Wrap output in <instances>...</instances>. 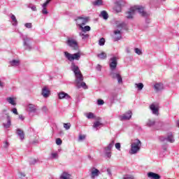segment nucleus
<instances>
[{
  "label": "nucleus",
  "mask_w": 179,
  "mask_h": 179,
  "mask_svg": "<svg viewBox=\"0 0 179 179\" xmlns=\"http://www.w3.org/2000/svg\"><path fill=\"white\" fill-rule=\"evenodd\" d=\"M24 26L27 27V29H31L32 27V24L30 22L25 23Z\"/></svg>",
  "instance_id": "48"
},
{
  "label": "nucleus",
  "mask_w": 179,
  "mask_h": 179,
  "mask_svg": "<svg viewBox=\"0 0 179 179\" xmlns=\"http://www.w3.org/2000/svg\"><path fill=\"white\" fill-rule=\"evenodd\" d=\"M115 10H116V12H121V6H117V7H115Z\"/></svg>",
  "instance_id": "49"
},
{
  "label": "nucleus",
  "mask_w": 179,
  "mask_h": 179,
  "mask_svg": "<svg viewBox=\"0 0 179 179\" xmlns=\"http://www.w3.org/2000/svg\"><path fill=\"white\" fill-rule=\"evenodd\" d=\"M29 8H31V10H33L34 12H36V10H37V8L36 7V6H29Z\"/></svg>",
  "instance_id": "50"
},
{
  "label": "nucleus",
  "mask_w": 179,
  "mask_h": 179,
  "mask_svg": "<svg viewBox=\"0 0 179 179\" xmlns=\"http://www.w3.org/2000/svg\"><path fill=\"white\" fill-rule=\"evenodd\" d=\"M89 22V17H78L76 19V22L77 26H78L79 29L80 28V26H85L87 22Z\"/></svg>",
  "instance_id": "7"
},
{
  "label": "nucleus",
  "mask_w": 179,
  "mask_h": 179,
  "mask_svg": "<svg viewBox=\"0 0 179 179\" xmlns=\"http://www.w3.org/2000/svg\"><path fill=\"white\" fill-rule=\"evenodd\" d=\"M19 118L21 120V121H23L24 120V117H23L22 115H19Z\"/></svg>",
  "instance_id": "59"
},
{
  "label": "nucleus",
  "mask_w": 179,
  "mask_h": 179,
  "mask_svg": "<svg viewBox=\"0 0 179 179\" xmlns=\"http://www.w3.org/2000/svg\"><path fill=\"white\" fill-rule=\"evenodd\" d=\"M106 44V39L104 38H101L99 40V45L103 46Z\"/></svg>",
  "instance_id": "39"
},
{
  "label": "nucleus",
  "mask_w": 179,
  "mask_h": 179,
  "mask_svg": "<svg viewBox=\"0 0 179 179\" xmlns=\"http://www.w3.org/2000/svg\"><path fill=\"white\" fill-rule=\"evenodd\" d=\"M117 27H125V23H124V22H122V23H121V24H119L118 25H117Z\"/></svg>",
  "instance_id": "54"
},
{
  "label": "nucleus",
  "mask_w": 179,
  "mask_h": 179,
  "mask_svg": "<svg viewBox=\"0 0 179 179\" xmlns=\"http://www.w3.org/2000/svg\"><path fill=\"white\" fill-rule=\"evenodd\" d=\"M117 96H118V94H117L116 92L111 93L110 95V99L111 101H114V100H117Z\"/></svg>",
  "instance_id": "34"
},
{
  "label": "nucleus",
  "mask_w": 179,
  "mask_h": 179,
  "mask_svg": "<svg viewBox=\"0 0 179 179\" xmlns=\"http://www.w3.org/2000/svg\"><path fill=\"white\" fill-rule=\"evenodd\" d=\"M27 111L29 113H36V111H37V106H36L34 104L29 103L27 106Z\"/></svg>",
  "instance_id": "17"
},
{
  "label": "nucleus",
  "mask_w": 179,
  "mask_h": 179,
  "mask_svg": "<svg viewBox=\"0 0 179 179\" xmlns=\"http://www.w3.org/2000/svg\"><path fill=\"white\" fill-rule=\"evenodd\" d=\"M118 62H117V57H113L110 59L109 66L110 68V71H115L117 69V65Z\"/></svg>",
  "instance_id": "9"
},
{
  "label": "nucleus",
  "mask_w": 179,
  "mask_h": 179,
  "mask_svg": "<svg viewBox=\"0 0 179 179\" xmlns=\"http://www.w3.org/2000/svg\"><path fill=\"white\" fill-rule=\"evenodd\" d=\"M150 110L152 111L154 115H159V108L155 105V103H152L150 106Z\"/></svg>",
  "instance_id": "15"
},
{
  "label": "nucleus",
  "mask_w": 179,
  "mask_h": 179,
  "mask_svg": "<svg viewBox=\"0 0 179 179\" xmlns=\"http://www.w3.org/2000/svg\"><path fill=\"white\" fill-rule=\"evenodd\" d=\"M134 52L136 54H137V55H142L143 52H142V50L138 48H134Z\"/></svg>",
  "instance_id": "38"
},
{
  "label": "nucleus",
  "mask_w": 179,
  "mask_h": 179,
  "mask_svg": "<svg viewBox=\"0 0 179 179\" xmlns=\"http://www.w3.org/2000/svg\"><path fill=\"white\" fill-rule=\"evenodd\" d=\"M96 71H101V66L100 64L96 66Z\"/></svg>",
  "instance_id": "56"
},
{
  "label": "nucleus",
  "mask_w": 179,
  "mask_h": 179,
  "mask_svg": "<svg viewBox=\"0 0 179 179\" xmlns=\"http://www.w3.org/2000/svg\"><path fill=\"white\" fill-rule=\"evenodd\" d=\"M0 87H3V83L0 80Z\"/></svg>",
  "instance_id": "60"
},
{
  "label": "nucleus",
  "mask_w": 179,
  "mask_h": 179,
  "mask_svg": "<svg viewBox=\"0 0 179 179\" xmlns=\"http://www.w3.org/2000/svg\"><path fill=\"white\" fill-rule=\"evenodd\" d=\"M107 173H108V176H112V173H111V170H110V169H108L106 170Z\"/></svg>",
  "instance_id": "55"
},
{
  "label": "nucleus",
  "mask_w": 179,
  "mask_h": 179,
  "mask_svg": "<svg viewBox=\"0 0 179 179\" xmlns=\"http://www.w3.org/2000/svg\"><path fill=\"white\" fill-rule=\"evenodd\" d=\"M100 16L104 19V20H107L108 19V13L106 12V10L101 11Z\"/></svg>",
  "instance_id": "32"
},
{
  "label": "nucleus",
  "mask_w": 179,
  "mask_h": 179,
  "mask_svg": "<svg viewBox=\"0 0 179 179\" xmlns=\"http://www.w3.org/2000/svg\"><path fill=\"white\" fill-rule=\"evenodd\" d=\"M64 57L71 62V69L75 75V85L77 89H84V90H87L89 87L86 85V83L83 82V75L82 72H80V69H79V66L76 65V63L73 61H79L80 59V52H76L73 54H71L68 52H64Z\"/></svg>",
  "instance_id": "1"
},
{
  "label": "nucleus",
  "mask_w": 179,
  "mask_h": 179,
  "mask_svg": "<svg viewBox=\"0 0 179 179\" xmlns=\"http://www.w3.org/2000/svg\"><path fill=\"white\" fill-rule=\"evenodd\" d=\"M16 135L19 136L20 141L24 140V131H23V130H22L21 129H16Z\"/></svg>",
  "instance_id": "18"
},
{
  "label": "nucleus",
  "mask_w": 179,
  "mask_h": 179,
  "mask_svg": "<svg viewBox=\"0 0 179 179\" xmlns=\"http://www.w3.org/2000/svg\"><path fill=\"white\" fill-rule=\"evenodd\" d=\"M41 94L45 99H47V97H50V90H48L47 87H44L42 89Z\"/></svg>",
  "instance_id": "19"
},
{
  "label": "nucleus",
  "mask_w": 179,
  "mask_h": 179,
  "mask_svg": "<svg viewBox=\"0 0 179 179\" xmlns=\"http://www.w3.org/2000/svg\"><path fill=\"white\" fill-rule=\"evenodd\" d=\"M115 147L117 150H121V143H117L115 144Z\"/></svg>",
  "instance_id": "45"
},
{
  "label": "nucleus",
  "mask_w": 179,
  "mask_h": 179,
  "mask_svg": "<svg viewBox=\"0 0 179 179\" xmlns=\"http://www.w3.org/2000/svg\"><path fill=\"white\" fill-rule=\"evenodd\" d=\"M90 171V176L92 179H94L96 177H99V176H100V171L96 168H92Z\"/></svg>",
  "instance_id": "13"
},
{
  "label": "nucleus",
  "mask_w": 179,
  "mask_h": 179,
  "mask_svg": "<svg viewBox=\"0 0 179 179\" xmlns=\"http://www.w3.org/2000/svg\"><path fill=\"white\" fill-rule=\"evenodd\" d=\"M163 1H166V0H163Z\"/></svg>",
  "instance_id": "64"
},
{
  "label": "nucleus",
  "mask_w": 179,
  "mask_h": 179,
  "mask_svg": "<svg viewBox=\"0 0 179 179\" xmlns=\"http://www.w3.org/2000/svg\"><path fill=\"white\" fill-rule=\"evenodd\" d=\"M126 52H127V54H130V53H131V50L129 49V48H126Z\"/></svg>",
  "instance_id": "58"
},
{
  "label": "nucleus",
  "mask_w": 179,
  "mask_h": 179,
  "mask_svg": "<svg viewBox=\"0 0 179 179\" xmlns=\"http://www.w3.org/2000/svg\"><path fill=\"white\" fill-rule=\"evenodd\" d=\"M114 40L115 41H118V40H121L122 35L121 34V31L115 30L114 31Z\"/></svg>",
  "instance_id": "20"
},
{
  "label": "nucleus",
  "mask_w": 179,
  "mask_h": 179,
  "mask_svg": "<svg viewBox=\"0 0 179 179\" xmlns=\"http://www.w3.org/2000/svg\"><path fill=\"white\" fill-rule=\"evenodd\" d=\"M164 127V123L163 122H158L155 124V129H162Z\"/></svg>",
  "instance_id": "31"
},
{
  "label": "nucleus",
  "mask_w": 179,
  "mask_h": 179,
  "mask_svg": "<svg viewBox=\"0 0 179 179\" xmlns=\"http://www.w3.org/2000/svg\"><path fill=\"white\" fill-rule=\"evenodd\" d=\"M136 87H137L138 90L141 92L142 89H143V83H136L135 84Z\"/></svg>",
  "instance_id": "37"
},
{
  "label": "nucleus",
  "mask_w": 179,
  "mask_h": 179,
  "mask_svg": "<svg viewBox=\"0 0 179 179\" xmlns=\"http://www.w3.org/2000/svg\"><path fill=\"white\" fill-rule=\"evenodd\" d=\"M42 111H43V113H47V111H48L47 106H43Z\"/></svg>",
  "instance_id": "53"
},
{
  "label": "nucleus",
  "mask_w": 179,
  "mask_h": 179,
  "mask_svg": "<svg viewBox=\"0 0 179 179\" xmlns=\"http://www.w3.org/2000/svg\"><path fill=\"white\" fill-rule=\"evenodd\" d=\"M85 139H86V136L85 135L80 134L78 137L79 142H81V141H85Z\"/></svg>",
  "instance_id": "43"
},
{
  "label": "nucleus",
  "mask_w": 179,
  "mask_h": 179,
  "mask_svg": "<svg viewBox=\"0 0 179 179\" xmlns=\"http://www.w3.org/2000/svg\"><path fill=\"white\" fill-rule=\"evenodd\" d=\"M110 76H111L112 79H117L119 85H121V83H122V77L121 76L120 73H115V72L112 71V72H110Z\"/></svg>",
  "instance_id": "12"
},
{
  "label": "nucleus",
  "mask_w": 179,
  "mask_h": 179,
  "mask_svg": "<svg viewBox=\"0 0 179 179\" xmlns=\"http://www.w3.org/2000/svg\"><path fill=\"white\" fill-rule=\"evenodd\" d=\"M79 36L84 41H85V40H88L89 37H90V35H89L88 34H85V32H80Z\"/></svg>",
  "instance_id": "24"
},
{
  "label": "nucleus",
  "mask_w": 179,
  "mask_h": 179,
  "mask_svg": "<svg viewBox=\"0 0 179 179\" xmlns=\"http://www.w3.org/2000/svg\"><path fill=\"white\" fill-rule=\"evenodd\" d=\"M145 22H146V23H150V20L146 19V20H145Z\"/></svg>",
  "instance_id": "61"
},
{
  "label": "nucleus",
  "mask_w": 179,
  "mask_h": 179,
  "mask_svg": "<svg viewBox=\"0 0 179 179\" xmlns=\"http://www.w3.org/2000/svg\"><path fill=\"white\" fill-rule=\"evenodd\" d=\"M66 44L68 45V47L72 50H74L75 51H78V50H79V43H78V41L73 36H69L66 38Z\"/></svg>",
  "instance_id": "3"
},
{
  "label": "nucleus",
  "mask_w": 179,
  "mask_h": 179,
  "mask_svg": "<svg viewBox=\"0 0 179 179\" xmlns=\"http://www.w3.org/2000/svg\"><path fill=\"white\" fill-rule=\"evenodd\" d=\"M64 128L68 131V129H71V123H64Z\"/></svg>",
  "instance_id": "41"
},
{
  "label": "nucleus",
  "mask_w": 179,
  "mask_h": 179,
  "mask_svg": "<svg viewBox=\"0 0 179 179\" xmlns=\"http://www.w3.org/2000/svg\"><path fill=\"white\" fill-rule=\"evenodd\" d=\"M13 114H15V115H17L19 113H17V109L16 108H13L12 110Z\"/></svg>",
  "instance_id": "51"
},
{
  "label": "nucleus",
  "mask_w": 179,
  "mask_h": 179,
  "mask_svg": "<svg viewBox=\"0 0 179 179\" xmlns=\"http://www.w3.org/2000/svg\"><path fill=\"white\" fill-rule=\"evenodd\" d=\"M5 118H7V122L3 123V127L8 129V128H10V125H12V122L10 120V116H9L8 111L4 109L0 113V120H5Z\"/></svg>",
  "instance_id": "5"
},
{
  "label": "nucleus",
  "mask_w": 179,
  "mask_h": 179,
  "mask_svg": "<svg viewBox=\"0 0 179 179\" xmlns=\"http://www.w3.org/2000/svg\"><path fill=\"white\" fill-rule=\"evenodd\" d=\"M155 125H156V122L155 121V120H152V119L148 120L146 122L147 127H155Z\"/></svg>",
  "instance_id": "25"
},
{
  "label": "nucleus",
  "mask_w": 179,
  "mask_h": 179,
  "mask_svg": "<svg viewBox=\"0 0 179 179\" xmlns=\"http://www.w3.org/2000/svg\"><path fill=\"white\" fill-rule=\"evenodd\" d=\"M159 141H161V142H164L165 141H166L170 143H174V142H176V139H174V136H173V133H169L166 137H159Z\"/></svg>",
  "instance_id": "8"
},
{
  "label": "nucleus",
  "mask_w": 179,
  "mask_h": 179,
  "mask_svg": "<svg viewBox=\"0 0 179 179\" xmlns=\"http://www.w3.org/2000/svg\"><path fill=\"white\" fill-rule=\"evenodd\" d=\"M38 162V159H31V160L29 161V164H30L31 166H33V165L36 164V163H37Z\"/></svg>",
  "instance_id": "42"
},
{
  "label": "nucleus",
  "mask_w": 179,
  "mask_h": 179,
  "mask_svg": "<svg viewBox=\"0 0 179 179\" xmlns=\"http://www.w3.org/2000/svg\"><path fill=\"white\" fill-rule=\"evenodd\" d=\"M11 20H12V24L13 26H17V20L16 19V16H15V15L13 14H10V16Z\"/></svg>",
  "instance_id": "26"
},
{
  "label": "nucleus",
  "mask_w": 179,
  "mask_h": 179,
  "mask_svg": "<svg viewBox=\"0 0 179 179\" xmlns=\"http://www.w3.org/2000/svg\"><path fill=\"white\" fill-rule=\"evenodd\" d=\"M52 0H46V1L42 5V13L43 15H48V11L47 10V6L48 3Z\"/></svg>",
  "instance_id": "16"
},
{
  "label": "nucleus",
  "mask_w": 179,
  "mask_h": 179,
  "mask_svg": "<svg viewBox=\"0 0 179 179\" xmlns=\"http://www.w3.org/2000/svg\"><path fill=\"white\" fill-rule=\"evenodd\" d=\"M115 143V141L114 140H112L110 143L108 145V146L103 148V153L108 159H111V149L114 148Z\"/></svg>",
  "instance_id": "6"
},
{
  "label": "nucleus",
  "mask_w": 179,
  "mask_h": 179,
  "mask_svg": "<svg viewBox=\"0 0 179 179\" xmlns=\"http://www.w3.org/2000/svg\"><path fill=\"white\" fill-rule=\"evenodd\" d=\"M56 144L59 145H62V140H61V138H58L56 139Z\"/></svg>",
  "instance_id": "47"
},
{
  "label": "nucleus",
  "mask_w": 179,
  "mask_h": 179,
  "mask_svg": "<svg viewBox=\"0 0 179 179\" xmlns=\"http://www.w3.org/2000/svg\"><path fill=\"white\" fill-rule=\"evenodd\" d=\"M154 89L157 92H160L161 90H163V89H164V87L163 86L162 83H156L154 85Z\"/></svg>",
  "instance_id": "22"
},
{
  "label": "nucleus",
  "mask_w": 179,
  "mask_h": 179,
  "mask_svg": "<svg viewBox=\"0 0 179 179\" xmlns=\"http://www.w3.org/2000/svg\"><path fill=\"white\" fill-rule=\"evenodd\" d=\"M92 5H94V6H100L101 5H103V1L96 0L95 1L92 2Z\"/></svg>",
  "instance_id": "36"
},
{
  "label": "nucleus",
  "mask_w": 179,
  "mask_h": 179,
  "mask_svg": "<svg viewBox=\"0 0 179 179\" xmlns=\"http://www.w3.org/2000/svg\"><path fill=\"white\" fill-rule=\"evenodd\" d=\"M97 104L98 106H103V104H104V101L103 99H98Z\"/></svg>",
  "instance_id": "46"
},
{
  "label": "nucleus",
  "mask_w": 179,
  "mask_h": 179,
  "mask_svg": "<svg viewBox=\"0 0 179 179\" xmlns=\"http://www.w3.org/2000/svg\"><path fill=\"white\" fill-rule=\"evenodd\" d=\"M21 177H25L24 173H21Z\"/></svg>",
  "instance_id": "63"
},
{
  "label": "nucleus",
  "mask_w": 179,
  "mask_h": 179,
  "mask_svg": "<svg viewBox=\"0 0 179 179\" xmlns=\"http://www.w3.org/2000/svg\"><path fill=\"white\" fill-rule=\"evenodd\" d=\"M138 12L143 17H149L150 13L145 11V8L142 6H134L131 7L127 13V19H134V15Z\"/></svg>",
  "instance_id": "2"
},
{
  "label": "nucleus",
  "mask_w": 179,
  "mask_h": 179,
  "mask_svg": "<svg viewBox=\"0 0 179 179\" xmlns=\"http://www.w3.org/2000/svg\"><path fill=\"white\" fill-rule=\"evenodd\" d=\"M6 101H8V103H9V104H11V106H16L15 98L9 96L6 98Z\"/></svg>",
  "instance_id": "29"
},
{
  "label": "nucleus",
  "mask_w": 179,
  "mask_h": 179,
  "mask_svg": "<svg viewBox=\"0 0 179 179\" xmlns=\"http://www.w3.org/2000/svg\"><path fill=\"white\" fill-rule=\"evenodd\" d=\"M97 57L99 58V59H106V58H107V54L102 52L101 53L98 54Z\"/></svg>",
  "instance_id": "33"
},
{
  "label": "nucleus",
  "mask_w": 179,
  "mask_h": 179,
  "mask_svg": "<svg viewBox=\"0 0 179 179\" xmlns=\"http://www.w3.org/2000/svg\"><path fill=\"white\" fill-rule=\"evenodd\" d=\"M3 148H5L6 149L9 148V143L8 141L4 142Z\"/></svg>",
  "instance_id": "52"
},
{
  "label": "nucleus",
  "mask_w": 179,
  "mask_h": 179,
  "mask_svg": "<svg viewBox=\"0 0 179 179\" xmlns=\"http://www.w3.org/2000/svg\"><path fill=\"white\" fill-rule=\"evenodd\" d=\"M142 147V142L139 141V139H136L131 144V149L129 150L130 155H136L139 150H141V148Z\"/></svg>",
  "instance_id": "4"
},
{
  "label": "nucleus",
  "mask_w": 179,
  "mask_h": 179,
  "mask_svg": "<svg viewBox=\"0 0 179 179\" xmlns=\"http://www.w3.org/2000/svg\"><path fill=\"white\" fill-rule=\"evenodd\" d=\"M177 126L179 127V120L176 122Z\"/></svg>",
  "instance_id": "62"
},
{
  "label": "nucleus",
  "mask_w": 179,
  "mask_h": 179,
  "mask_svg": "<svg viewBox=\"0 0 179 179\" xmlns=\"http://www.w3.org/2000/svg\"><path fill=\"white\" fill-rule=\"evenodd\" d=\"M23 41H24L23 45L25 50H27L28 51H31V45H30V41H31V38L25 36L23 38Z\"/></svg>",
  "instance_id": "10"
},
{
  "label": "nucleus",
  "mask_w": 179,
  "mask_h": 179,
  "mask_svg": "<svg viewBox=\"0 0 179 179\" xmlns=\"http://www.w3.org/2000/svg\"><path fill=\"white\" fill-rule=\"evenodd\" d=\"M82 33H86V31H90L91 30V28H90V26H85V27H83V26H80V27Z\"/></svg>",
  "instance_id": "30"
},
{
  "label": "nucleus",
  "mask_w": 179,
  "mask_h": 179,
  "mask_svg": "<svg viewBox=\"0 0 179 179\" xmlns=\"http://www.w3.org/2000/svg\"><path fill=\"white\" fill-rule=\"evenodd\" d=\"M134 176L132 175H125L122 179H134Z\"/></svg>",
  "instance_id": "44"
},
{
  "label": "nucleus",
  "mask_w": 179,
  "mask_h": 179,
  "mask_svg": "<svg viewBox=\"0 0 179 179\" xmlns=\"http://www.w3.org/2000/svg\"><path fill=\"white\" fill-rule=\"evenodd\" d=\"M162 150H164V152H166L167 151V145H163Z\"/></svg>",
  "instance_id": "57"
},
{
  "label": "nucleus",
  "mask_w": 179,
  "mask_h": 179,
  "mask_svg": "<svg viewBox=\"0 0 179 179\" xmlns=\"http://www.w3.org/2000/svg\"><path fill=\"white\" fill-rule=\"evenodd\" d=\"M148 178L150 179H160V175L157 174V173H155L153 172H149L148 173Z\"/></svg>",
  "instance_id": "21"
},
{
  "label": "nucleus",
  "mask_w": 179,
  "mask_h": 179,
  "mask_svg": "<svg viewBox=\"0 0 179 179\" xmlns=\"http://www.w3.org/2000/svg\"><path fill=\"white\" fill-rule=\"evenodd\" d=\"M132 117V112L131 110L127 111L126 113L122 115L119 116V120L120 121H127L128 120H131Z\"/></svg>",
  "instance_id": "11"
},
{
  "label": "nucleus",
  "mask_w": 179,
  "mask_h": 179,
  "mask_svg": "<svg viewBox=\"0 0 179 179\" xmlns=\"http://www.w3.org/2000/svg\"><path fill=\"white\" fill-rule=\"evenodd\" d=\"M58 158V152H52L50 154V159H57Z\"/></svg>",
  "instance_id": "40"
},
{
  "label": "nucleus",
  "mask_w": 179,
  "mask_h": 179,
  "mask_svg": "<svg viewBox=\"0 0 179 179\" xmlns=\"http://www.w3.org/2000/svg\"><path fill=\"white\" fill-rule=\"evenodd\" d=\"M58 96L60 100H62L64 99H65L66 100H69L71 99V96H69V94L64 92H59Z\"/></svg>",
  "instance_id": "14"
},
{
  "label": "nucleus",
  "mask_w": 179,
  "mask_h": 179,
  "mask_svg": "<svg viewBox=\"0 0 179 179\" xmlns=\"http://www.w3.org/2000/svg\"><path fill=\"white\" fill-rule=\"evenodd\" d=\"M60 179H71V174L68 172H63L60 176Z\"/></svg>",
  "instance_id": "28"
},
{
  "label": "nucleus",
  "mask_w": 179,
  "mask_h": 179,
  "mask_svg": "<svg viewBox=\"0 0 179 179\" xmlns=\"http://www.w3.org/2000/svg\"><path fill=\"white\" fill-rule=\"evenodd\" d=\"M101 127H103V123H101L100 121H96L93 124V128H94L96 131L100 129Z\"/></svg>",
  "instance_id": "23"
},
{
  "label": "nucleus",
  "mask_w": 179,
  "mask_h": 179,
  "mask_svg": "<svg viewBox=\"0 0 179 179\" xmlns=\"http://www.w3.org/2000/svg\"><path fill=\"white\" fill-rule=\"evenodd\" d=\"M9 64H10V66H19V65H20V61L13 59L12 61H10Z\"/></svg>",
  "instance_id": "27"
},
{
  "label": "nucleus",
  "mask_w": 179,
  "mask_h": 179,
  "mask_svg": "<svg viewBox=\"0 0 179 179\" xmlns=\"http://www.w3.org/2000/svg\"><path fill=\"white\" fill-rule=\"evenodd\" d=\"M85 117H87V118L88 120H93V118H94V113H93L92 112L85 113Z\"/></svg>",
  "instance_id": "35"
}]
</instances>
